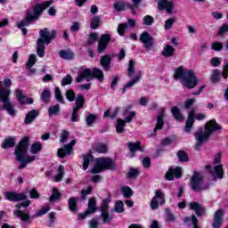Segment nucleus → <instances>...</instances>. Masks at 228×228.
Returning <instances> with one entry per match:
<instances>
[{
	"instance_id": "nucleus-1",
	"label": "nucleus",
	"mask_w": 228,
	"mask_h": 228,
	"mask_svg": "<svg viewBox=\"0 0 228 228\" xmlns=\"http://www.w3.org/2000/svg\"><path fill=\"white\" fill-rule=\"evenodd\" d=\"M52 4L53 0L43 2L41 4H37L32 10L27 12L25 20L17 23V28L22 31L23 35H28V29L26 27L33 23V20H37L44 10H47Z\"/></svg>"
},
{
	"instance_id": "nucleus-2",
	"label": "nucleus",
	"mask_w": 228,
	"mask_h": 228,
	"mask_svg": "<svg viewBox=\"0 0 228 228\" xmlns=\"http://www.w3.org/2000/svg\"><path fill=\"white\" fill-rule=\"evenodd\" d=\"M215 131H222V126L216 123V120L211 119L205 125V130L202 126L194 134L195 140L198 141V143L195 146V149L199 151L202 147L203 143H206L209 140V136L215 133Z\"/></svg>"
},
{
	"instance_id": "nucleus-3",
	"label": "nucleus",
	"mask_w": 228,
	"mask_h": 228,
	"mask_svg": "<svg viewBox=\"0 0 228 228\" xmlns=\"http://www.w3.org/2000/svg\"><path fill=\"white\" fill-rule=\"evenodd\" d=\"M174 77L175 79H181L182 85L189 89L195 88L199 85V80H197L193 70L184 69L183 66L175 70Z\"/></svg>"
},
{
	"instance_id": "nucleus-4",
	"label": "nucleus",
	"mask_w": 228,
	"mask_h": 228,
	"mask_svg": "<svg viewBox=\"0 0 228 228\" xmlns=\"http://www.w3.org/2000/svg\"><path fill=\"white\" fill-rule=\"evenodd\" d=\"M39 35L40 38L37 42V54L39 58H44L45 56V45H49L56 38L58 32L56 30L49 31V28H45L39 31Z\"/></svg>"
},
{
	"instance_id": "nucleus-5",
	"label": "nucleus",
	"mask_w": 228,
	"mask_h": 228,
	"mask_svg": "<svg viewBox=\"0 0 228 228\" xmlns=\"http://www.w3.org/2000/svg\"><path fill=\"white\" fill-rule=\"evenodd\" d=\"M94 77H95L100 83H102V81H104V72L102 69L99 68H94L93 69L90 68L81 69L78 71L76 81L77 83H83L85 79L92 81Z\"/></svg>"
},
{
	"instance_id": "nucleus-6",
	"label": "nucleus",
	"mask_w": 228,
	"mask_h": 228,
	"mask_svg": "<svg viewBox=\"0 0 228 228\" xmlns=\"http://www.w3.org/2000/svg\"><path fill=\"white\" fill-rule=\"evenodd\" d=\"M28 145H29V138L24 137L20 142L14 151L17 161H20V163H21L19 167L20 169L26 168V167H28V163L24 159V156H26L28 152Z\"/></svg>"
},
{
	"instance_id": "nucleus-7",
	"label": "nucleus",
	"mask_w": 228,
	"mask_h": 228,
	"mask_svg": "<svg viewBox=\"0 0 228 228\" xmlns=\"http://www.w3.org/2000/svg\"><path fill=\"white\" fill-rule=\"evenodd\" d=\"M117 165L108 158H99L96 159L95 166L92 168L91 174H101L104 170H116Z\"/></svg>"
},
{
	"instance_id": "nucleus-8",
	"label": "nucleus",
	"mask_w": 228,
	"mask_h": 228,
	"mask_svg": "<svg viewBox=\"0 0 228 228\" xmlns=\"http://www.w3.org/2000/svg\"><path fill=\"white\" fill-rule=\"evenodd\" d=\"M204 175L200 172H194L191 178V189L193 191H202L209 188V184L203 185Z\"/></svg>"
},
{
	"instance_id": "nucleus-9",
	"label": "nucleus",
	"mask_w": 228,
	"mask_h": 228,
	"mask_svg": "<svg viewBox=\"0 0 228 228\" xmlns=\"http://www.w3.org/2000/svg\"><path fill=\"white\" fill-rule=\"evenodd\" d=\"M139 40L142 42V44H143L145 49H152L154 44H156L154 37H152V36H151V34H149L147 31L141 34Z\"/></svg>"
},
{
	"instance_id": "nucleus-10",
	"label": "nucleus",
	"mask_w": 228,
	"mask_h": 228,
	"mask_svg": "<svg viewBox=\"0 0 228 228\" xmlns=\"http://www.w3.org/2000/svg\"><path fill=\"white\" fill-rule=\"evenodd\" d=\"M158 199L159 201H158ZM159 202L160 206H163V204H165V193H163V191H156L155 196L151 201V208L153 210L158 209V208H159Z\"/></svg>"
},
{
	"instance_id": "nucleus-11",
	"label": "nucleus",
	"mask_w": 228,
	"mask_h": 228,
	"mask_svg": "<svg viewBox=\"0 0 228 228\" xmlns=\"http://www.w3.org/2000/svg\"><path fill=\"white\" fill-rule=\"evenodd\" d=\"M5 199L11 200V202H20V200H26L28 199V192H5Z\"/></svg>"
},
{
	"instance_id": "nucleus-12",
	"label": "nucleus",
	"mask_w": 228,
	"mask_h": 228,
	"mask_svg": "<svg viewBox=\"0 0 228 228\" xmlns=\"http://www.w3.org/2000/svg\"><path fill=\"white\" fill-rule=\"evenodd\" d=\"M111 41V36L110 34H102L98 41L97 52L101 54L106 51L108 44Z\"/></svg>"
},
{
	"instance_id": "nucleus-13",
	"label": "nucleus",
	"mask_w": 228,
	"mask_h": 228,
	"mask_svg": "<svg viewBox=\"0 0 228 228\" xmlns=\"http://www.w3.org/2000/svg\"><path fill=\"white\" fill-rule=\"evenodd\" d=\"M76 145V141L72 140L69 144L64 145V149H59L57 151L58 158H65V156H70L72 154V147Z\"/></svg>"
},
{
	"instance_id": "nucleus-14",
	"label": "nucleus",
	"mask_w": 228,
	"mask_h": 228,
	"mask_svg": "<svg viewBox=\"0 0 228 228\" xmlns=\"http://www.w3.org/2000/svg\"><path fill=\"white\" fill-rule=\"evenodd\" d=\"M183 175V169L179 167H176L175 168L170 167L168 171L166 174V179L167 181H174V177L176 179L181 178Z\"/></svg>"
},
{
	"instance_id": "nucleus-15",
	"label": "nucleus",
	"mask_w": 228,
	"mask_h": 228,
	"mask_svg": "<svg viewBox=\"0 0 228 228\" xmlns=\"http://www.w3.org/2000/svg\"><path fill=\"white\" fill-rule=\"evenodd\" d=\"M158 8L160 11L166 10L167 13H174V2L171 0H159L158 2Z\"/></svg>"
},
{
	"instance_id": "nucleus-16",
	"label": "nucleus",
	"mask_w": 228,
	"mask_h": 228,
	"mask_svg": "<svg viewBox=\"0 0 228 228\" xmlns=\"http://www.w3.org/2000/svg\"><path fill=\"white\" fill-rule=\"evenodd\" d=\"M95 198H91L89 199L88 202V209L83 213V214H78V218L79 220H85L88 215H92V213H95L97 211V208H95Z\"/></svg>"
},
{
	"instance_id": "nucleus-17",
	"label": "nucleus",
	"mask_w": 228,
	"mask_h": 228,
	"mask_svg": "<svg viewBox=\"0 0 228 228\" xmlns=\"http://www.w3.org/2000/svg\"><path fill=\"white\" fill-rule=\"evenodd\" d=\"M142 76H143V71L139 70L132 78L131 81L127 82L125 86L122 88V94H126V90L127 88H131V86H134L136 83H140L142 79Z\"/></svg>"
},
{
	"instance_id": "nucleus-18",
	"label": "nucleus",
	"mask_w": 228,
	"mask_h": 228,
	"mask_svg": "<svg viewBox=\"0 0 228 228\" xmlns=\"http://www.w3.org/2000/svg\"><path fill=\"white\" fill-rule=\"evenodd\" d=\"M224 209L220 208L217 211H216L214 215V220L212 223L213 228H220L223 222H224Z\"/></svg>"
},
{
	"instance_id": "nucleus-19",
	"label": "nucleus",
	"mask_w": 228,
	"mask_h": 228,
	"mask_svg": "<svg viewBox=\"0 0 228 228\" xmlns=\"http://www.w3.org/2000/svg\"><path fill=\"white\" fill-rule=\"evenodd\" d=\"M194 123H195V110H191L189 112L188 118L186 120L185 126L183 128L185 133H188V134L191 133V127H193Z\"/></svg>"
},
{
	"instance_id": "nucleus-20",
	"label": "nucleus",
	"mask_w": 228,
	"mask_h": 228,
	"mask_svg": "<svg viewBox=\"0 0 228 228\" xmlns=\"http://www.w3.org/2000/svg\"><path fill=\"white\" fill-rule=\"evenodd\" d=\"M126 8H129L132 12V14L136 15V12L134 11V6L131 5V4H127L124 2H117L114 4V10H116V12H125Z\"/></svg>"
},
{
	"instance_id": "nucleus-21",
	"label": "nucleus",
	"mask_w": 228,
	"mask_h": 228,
	"mask_svg": "<svg viewBox=\"0 0 228 228\" xmlns=\"http://www.w3.org/2000/svg\"><path fill=\"white\" fill-rule=\"evenodd\" d=\"M190 209L194 211L197 215V216H203L206 215V208L197 202H191L190 203Z\"/></svg>"
},
{
	"instance_id": "nucleus-22",
	"label": "nucleus",
	"mask_w": 228,
	"mask_h": 228,
	"mask_svg": "<svg viewBox=\"0 0 228 228\" xmlns=\"http://www.w3.org/2000/svg\"><path fill=\"white\" fill-rule=\"evenodd\" d=\"M213 179H224V166L219 164L214 167V170L211 171Z\"/></svg>"
},
{
	"instance_id": "nucleus-23",
	"label": "nucleus",
	"mask_w": 228,
	"mask_h": 228,
	"mask_svg": "<svg viewBox=\"0 0 228 228\" xmlns=\"http://www.w3.org/2000/svg\"><path fill=\"white\" fill-rule=\"evenodd\" d=\"M100 63H101L103 70L108 72V70H110V65H111V56L110 55L102 56L100 59Z\"/></svg>"
},
{
	"instance_id": "nucleus-24",
	"label": "nucleus",
	"mask_w": 228,
	"mask_h": 228,
	"mask_svg": "<svg viewBox=\"0 0 228 228\" xmlns=\"http://www.w3.org/2000/svg\"><path fill=\"white\" fill-rule=\"evenodd\" d=\"M38 115H40L39 110H32L27 113L24 122L26 124H31L33 122V120H35V118H37V117H38Z\"/></svg>"
},
{
	"instance_id": "nucleus-25",
	"label": "nucleus",
	"mask_w": 228,
	"mask_h": 228,
	"mask_svg": "<svg viewBox=\"0 0 228 228\" xmlns=\"http://www.w3.org/2000/svg\"><path fill=\"white\" fill-rule=\"evenodd\" d=\"M16 97L20 102V104H33V99L28 98V96H24L22 94V91H16Z\"/></svg>"
},
{
	"instance_id": "nucleus-26",
	"label": "nucleus",
	"mask_w": 228,
	"mask_h": 228,
	"mask_svg": "<svg viewBox=\"0 0 228 228\" xmlns=\"http://www.w3.org/2000/svg\"><path fill=\"white\" fill-rule=\"evenodd\" d=\"M131 105H128L123 113V117H125V121L127 122V124L132 122V120L136 116V112L131 111Z\"/></svg>"
},
{
	"instance_id": "nucleus-27",
	"label": "nucleus",
	"mask_w": 228,
	"mask_h": 228,
	"mask_svg": "<svg viewBox=\"0 0 228 228\" xmlns=\"http://www.w3.org/2000/svg\"><path fill=\"white\" fill-rule=\"evenodd\" d=\"M165 117V113L161 112L157 117V126H155L153 133L150 134V136H156V131L159 129H163V126L165 125V122L163 121V118Z\"/></svg>"
},
{
	"instance_id": "nucleus-28",
	"label": "nucleus",
	"mask_w": 228,
	"mask_h": 228,
	"mask_svg": "<svg viewBox=\"0 0 228 228\" xmlns=\"http://www.w3.org/2000/svg\"><path fill=\"white\" fill-rule=\"evenodd\" d=\"M4 110L11 115V117H15V114L17 113V110L13 109V105L12 102H10V99L7 97L5 102H4Z\"/></svg>"
},
{
	"instance_id": "nucleus-29",
	"label": "nucleus",
	"mask_w": 228,
	"mask_h": 228,
	"mask_svg": "<svg viewBox=\"0 0 228 228\" xmlns=\"http://www.w3.org/2000/svg\"><path fill=\"white\" fill-rule=\"evenodd\" d=\"M85 108V96L83 94H78L75 98V110H83Z\"/></svg>"
},
{
	"instance_id": "nucleus-30",
	"label": "nucleus",
	"mask_w": 228,
	"mask_h": 228,
	"mask_svg": "<svg viewBox=\"0 0 228 228\" xmlns=\"http://www.w3.org/2000/svg\"><path fill=\"white\" fill-rule=\"evenodd\" d=\"M175 53V48L170 45H167L162 51V56H164V58H170L174 56Z\"/></svg>"
},
{
	"instance_id": "nucleus-31",
	"label": "nucleus",
	"mask_w": 228,
	"mask_h": 228,
	"mask_svg": "<svg viewBox=\"0 0 228 228\" xmlns=\"http://www.w3.org/2000/svg\"><path fill=\"white\" fill-rule=\"evenodd\" d=\"M94 149L95 152L98 154H106L108 152V146L102 142H97L94 145Z\"/></svg>"
},
{
	"instance_id": "nucleus-32",
	"label": "nucleus",
	"mask_w": 228,
	"mask_h": 228,
	"mask_svg": "<svg viewBox=\"0 0 228 228\" xmlns=\"http://www.w3.org/2000/svg\"><path fill=\"white\" fill-rule=\"evenodd\" d=\"M59 56L62 60H74V53L69 50H61L59 52Z\"/></svg>"
},
{
	"instance_id": "nucleus-33",
	"label": "nucleus",
	"mask_w": 228,
	"mask_h": 228,
	"mask_svg": "<svg viewBox=\"0 0 228 228\" xmlns=\"http://www.w3.org/2000/svg\"><path fill=\"white\" fill-rule=\"evenodd\" d=\"M41 101L45 102V104H49L51 102V90L48 88H45L41 93Z\"/></svg>"
},
{
	"instance_id": "nucleus-34",
	"label": "nucleus",
	"mask_w": 228,
	"mask_h": 228,
	"mask_svg": "<svg viewBox=\"0 0 228 228\" xmlns=\"http://www.w3.org/2000/svg\"><path fill=\"white\" fill-rule=\"evenodd\" d=\"M128 148L130 152L134 154V152H136V151H140L141 152H143V148H142V142L137 141L136 142H128Z\"/></svg>"
},
{
	"instance_id": "nucleus-35",
	"label": "nucleus",
	"mask_w": 228,
	"mask_h": 228,
	"mask_svg": "<svg viewBox=\"0 0 228 228\" xmlns=\"http://www.w3.org/2000/svg\"><path fill=\"white\" fill-rule=\"evenodd\" d=\"M91 161H94V155H92V153L83 155V170L88 168V165H90Z\"/></svg>"
},
{
	"instance_id": "nucleus-36",
	"label": "nucleus",
	"mask_w": 228,
	"mask_h": 228,
	"mask_svg": "<svg viewBox=\"0 0 228 228\" xmlns=\"http://www.w3.org/2000/svg\"><path fill=\"white\" fill-rule=\"evenodd\" d=\"M171 113L175 120H178L179 122L184 120V117L183 116V114H181V110H179V108H177V106H174L171 109Z\"/></svg>"
},
{
	"instance_id": "nucleus-37",
	"label": "nucleus",
	"mask_w": 228,
	"mask_h": 228,
	"mask_svg": "<svg viewBox=\"0 0 228 228\" xmlns=\"http://www.w3.org/2000/svg\"><path fill=\"white\" fill-rule=\"evenodd\" d=\"M15 145V137H8L2 143V149H10Z\"/></svg>"
},
{
	"instance_id": "nucleus-38",
	"label": "nucleus",
	"mask_w": 228,
	"mask_h": 228,
	"mask_svg": "<svg viewBox=\"0 0 228 228\" xmlns=\"http://www.w3.org/2000/svg\"><path fill=\"white\" fill-rule=\"evenodd\" d=\"M99 118L97 114H89L86 117V126L88 127H92V125L95 124V121Z\"/></svg>"
},
{
	"instance_id": "nucleus-39",
	"label": "nucleus",
	"mask_w": 228,
	"mask_h": 228,
	"mask_svg": "<svg viewBox=\"0 0 228 228\" xmlns=\"http://www.w3.org/2000/svg\"><path fill=\"white\" fill-rule=\"evenodd\" d=\"M222 79V70L214 69L212 72L211 81L212 83H218Z\"/></svg>"
},
{
	"instance_id": "nucleus-40",
	"label": "nucleus",
	"mask_w": 228,
	"mask_h": 228,
	"mask_svg": "<svg viewBox=\"0 0 228 228\" xmlns=\"http://www.w3.org/2000/svg\"><path fill=\"white\" fill-rule=\"evenodd\" d=\"M41 151H42V142H34L31 145V148H30L31 154H38V152H40Z\"/></svg>"
},
{
	"instance_id": "nucleus-41",
	"label": "nucleus",
	"mask_w": 228,
	"mask_h": 228,
	"mask_svg": "<svg viewBox=\"0 0 228 228\" xmlns=\"http://www.w3.org/2000/svg\"><path fill=\"white\" fill-rule=\"evenodd\" d=\"M121 193L125 199H131L133 197V190L128 186H123L121 188Z\"/></svg>"
},
{
	"instance_id": "nucleus-42",
	"label": "nucleus",
	"mask_w": 228,
	"mask_h": 228,
	"mask_svg": "<svg viewBox=\"0 0 228 228\" xmlns=\"http://www.w3.org/2000/svg\"><path fill=\"white\" fill-rule=\"evenodd\" d=\"M124 127H126V120L118 118L117 120L116 131L118 134L124 133Z\"/></svg>"
},
{
	"instance_id": "nucleus-43",
	"label": "nucleus",
	"mask_w": 228,
	"mask_h": 228,
	"mask_svg": "<svg viewBox=\"0 0 228 228\" xmlns=\"http://www.w3.org/2000/svg\"><path fill=\"white\" fill-rule=\"evenodd\" d=\"M61 111L60 104L53 105L48 109L49 117H53L58 115Z\"/></svg>"
},
{
	"instance_id": "nucleus-44",
	"label": "nucleus",
	"mask_w": 228,
	"mask_h": 228,
	"mask_svg": "<svg viewBox=\"0 0 228 228\" xmlns=\"http://www.w3.org/2000/svg\"><path fill=\"white\" fill-rule=\"evenodd\" d=\"M14 215L18 216V218H20L21 222H28V220H29V214H26L22 212V210H16Z\"/></svg>"
},
{
	"instance_id": "nucleus-45",
	"label": "nucleus",
	"mask_w": 228,
	"mask_h": 228,
	"mask_svg": "<svg viewBox=\"0 0 228 228\" xmlns=\"http://www.w3.org/2000/svg\"><path fill=\"white\" fill-rule=\"evenodd\" d=\"M69 208L72 212L77 211V200L74 197L69 198Z\"/></svg>"
},
{
	"instance_id": "nucleus-46",
	"label": "nucleus",
	"mask_w": 228,
	"mask_h": 228,
	"mask_svg": "<svg viewBox=\"0 0 228 228\" xmlns=\"http://www.w3.org/2000/svg\"><path fill=\"white\" fill-rule=\"evenodd\" d=\"M61 199V194L58 191V189L53 188L52 191V195L50 196V202H54V200H60Z\"/></svg>"
},
{
	"instance_id": "nucleus-47",
	"label": "nucleus",
	"mask_w": 228,
	"mask_h": 228,
	"mask_svg": "<svg viewBox=\"0 0 228 228\" xmlns=\"http://www.w3.org/2000/svg\"><path fill=\"white\" fill-rule=\"evenodd\" d=\"M101 217L103 218V224H111L113 220V215H110L108 211L102 212Z\"/></svg>"
},
{
	"instance_id": "nucleus-48",
	"label": "nucleus",
	"mask_w": 228,
	"mask_h": 228,
	"mask_svg": "<svg viewBox=\"0 0 228 228\" xmlns=\"http://www.w3.org/2000/svg\"><path fill=\"white\" fill-rule=\"evenodd\" d=\"M55 99L57 102H60L61 104H65V99H63V95L61 94V91L60 90V87H55Z\"/></svg>"
},
{
	"instance_id": "nucleus-49",
	"label": "nucleus",
	"mask_w": 228,
	"mask_h": 228,
	"mask_svg": "<svg viewBox=\"0 0 228 228\" xmlns=\"http://www.w3.org/2000/svg\"><path fill=\"white\" fill-rule=\"evenodd\" d=\"M66 99L69 102H74L76 101V93L72 89H68L65 93Z\"/></svg>"
},
{
	"instance_id": "nucleus-50",
	"label": "nucleus",
	"mask_w": 228,
	"mask_h": 228,
	"mask_svg": "<svg viewBox=\"0 0 228 228\" xmlns=\"http://www.w3.org/2000/svg\"><path fill=\"white\" fill-rule=\"evenodd\" d=\"M64 174H65V167H63V166H59L58 174L55 175V178H54L55 183H60L61 179H63Z\"/></svg>"
},
{
	"instance_id": "nucleus-51",
	"label": "nucleus",
	"mask_w": 228,
	"mask_h": 228,
	"mask_svg": "<svg viewBox=\"0 0 228 228\" xmlns=\"http://www.w3.org/2000/svg\"><path fill=\"white\" fill-rule=\"evenodd\" d=\"M118 111H120V108H119V107L116 108V109H115V111L110 115V109H109L108 110H106V111L104 112L103 117H104V118H108V117H109L110 118H111V119L116 118L117 116L118 115Z\"/></svg>"
},
{
	"instance_id": "nucleus-52",
	"label": "nucleus",
	"mask_w": 228,
	"mask_h": 228,
	"mask_svg": "<svg viewBox=\"0 0 228 228\" xmlns=\"http://www.w3.org/2000/svg\"><path fill=\"white\" fill-rule=\"evenodd\" d=\"M100 22L101 18L99 16H94L93 19H91V29H98Z\"/></svg>"
},
{
	"instance_id": "nucleus-53",
	"label": "nucleus",
	"mask_w": 228,
	"mask_h": 228,
	"mask_svg": "<svg viewBox=\"0 0 228 228\" xmlns=\"http://www.w3.org/2000/svg\"><path fill=\"white\" fill-rule=\"evenodd\" d=\"M72 81H74L72 76L68 74L61 79V86H67V85H72Z\"/></svg>"
},
{
	"instance_id": "nucleus-54",
	"label": "nucleus",
	"mask_w": 228,
	"mask_h": 228,
	"mask_svg": "<svg viewBox=\"0 0 228 228\" xmlns=\"http://www.w3.org/2000/svg\"><path fill=\"white\" fill-rule=\"evenodd\" d=\"M134 61L130 60L128 62L127 68V76L128 77H133V74H134Z\"/></svg>"
},
{
	"instance_id": "nucleus-55",
	"label": "nucleus",
	"mask_w": 228,
	"mask_h": 228,
	"mask_svg": "<svg viewBox=\"0 0 228 228\" xmlns=\"http://www.w3.org/2000/svg\"><path fill=\"white\" fill-rule=\"evenodd\" d=\"M211 49H212V51H216L218 53V52L222 51V49H224V44H222L221 42L216 41V42L212 43Z\"/></svg>"
},
{
	"instance_id": "nucleus-56",
	"label": "nucleus",
	"mask_w": 228,
	"mask_h": 228,
	"mask_svg": "<svg viewBox=\"0 0 228 228\" xmlns=\"http://www.w3.org/2000/svg\"><path fill=\"white\" fill-rule=\"evenodd\" d=\"M139 175L140 171H138L137 168L131 167L126 176L128 177V179H133V177H138Z\"/></svg>"
},
{
	"instance_id": "nucleus-57",
	"label": "nucleus",
	"mask_w": 228,
	"mask_h": 228,
	"mask_svg": "<svg viewBox=\"0 0 228 228\" xmlns=\"http://www.w3.org/2000/svg\"><path fill=\"white\" fill-rule=\"evenodd\" d=\"M177 158L179 161H181V163L188 161V155L186 154V152H184V151H179L177 152Z\"/></svg>"
},
{
	"instance_id": "nucleus-58",
	"label": "nucleus",
	"mask_w": 228,
	"mask_h": 228,
	"mask_svg": "<svg viewBox=\"0 0 228 228\" xmlns=\"http://www.w3.org/2000/svg\"><path fill=\"white\" fill-rule=\"evenodd\" d=\"M35 63H37V55L30 54L28 61L26 63L27 69H31V67H33V65H35Z\"/></svg>"
},
{
	"instance_id": "nucleus-59",
	"label": "nucleus",
	"mask_w": 228,
	"mask_h": 228,
	"mask_svg": "<svg viewBox=\"0 0 228 228\" xmlns=\"http://www.w3.org/2000/svg\"><path fill=\"white\" fill-rule=\"evenodd\" d=\"M114 211L116 213H124V202L118 200L115 203Z\"/></svg>"
},
{
	"instance_id": "nucleus-60",
	"label": "nucleus",
	"mask_w": 228,
	"mask_h": 228,
	"mask_svg": "<svg viewBox=\"0 0 228 228\" xmlns=\"http://www.w3.org/2000/svg\"><path fill=\"white\" fill-rule=\"evenodd\" d=\"M174 22H175V18H170L165 21L164 28L166 29V31H168V29H172Z\"/></svg>"
},
{
	"instance_id": "nucleus-61",
	"label": "nucleus",
	"mask_w": 228,
	"mask_h": 228,
	"mask_svg": "<svg viewBox=\"0 0 228 228\" xmlns=\"http://www.w3.org/2000/svg\"><path fill=\"white\" fill-rule=\"evenodd\" d=\"M144 26H152L154 24V18L150 15H146L142 19Z\"/></svg>"
},
{
	"instance_id": "nucleus-62",
	"label": "nucleus",
	"mask_w": 228,
	"mask_h": 228,
	"mask_svg": "<svg viewBox=\"0 0 228 228\" xmlns=\"http://www.w3.org/2000/svg\"><path fill=\"white\" fill-rule=\"evenodd\" d=\"M71 122H79V109H74L71 114Z\"/></svg>"
},
{
	"instance_id": "nucleus-63",
	"label": "nucleus",
	"mask_w": 228,
	"mask_h": 228,
	"mask_svg": "<svg viewBox=\"0 0 228 228\" xmlns=\"http://www.w3.org/2000/svg\"><path fill=\"white\" fill-rule=\"evenodd\" d=\"M110 198H107L102 200V206H101V212L108 211V206H110Z\"/></svg>"
},
{
	"instance_id": "nucleus-64",
	"label": "nucleus",
	"mask_w": 228,
	"mask_h": 228,
	"mask_svg": "<svg viewBox=\"0 0 228 228\" xmlns=\"http://www.w3.org/2000/svg\"><path fill=\"white\" fill-rule=\"evenodd\" d=\"M98 35L97 33H91L89 35V39L87 40V45H92V44H95L97 42Z\"/></svg>"
}]
</instances>
